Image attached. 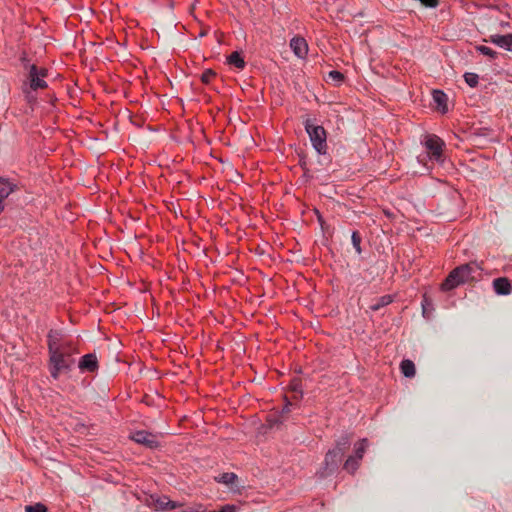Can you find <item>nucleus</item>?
<instances>
[{
    "instance_id": "1a4fd4ad",
    "label": "nucleus",
    "mask_w": 512,
    "mask_h": 512,
    "mask_svg": "<svg viewBox=\"0 0 512 512\" xmlns=\"http://www.w3.org/2000/svg\"><path fill=\"white\" fill-rule=\"evenodd\" d=\"M78 368L81 372H95L98 369V359L96 354L89 353L81 357Z\"/></svg>"
},
{
    "instance_id": "cd10ccee",
    "label": "nucleus",
    "mask_w": 512,
    "mask_h": 512,
    "mask_svg": "<svg viewBox=\"0 0 512 512\" xmlns=\"http://www.w3.org/2000/svg\"><path fill=\"white\" fill-rule=\"evenodd\" d=\"M329 78L334 81L335 83L337 84H340L342 83L343 79H344V76L341 72L339 71H336V70H332L329 72L328 74Z\"/></svg>"
},
{
    "instance_id": "c85d7f7f",
    "label": "nucleus",
    "mask_w": 512,
    "mask_h": 512,
    "mask_svg": "<svg viewBox=\"0 0 512 512\" xmlns=\"http://www.w3.org/2000/svg\"><path fill=\"white\" fill-rule=\"evenodd\" d=\"M20 62L23 66V68L28 71L29 70V66H33L34 64H31L28 57H27V54L25 52L22 53L21 57H20Z\"/></svg>"
},
{
    "instance_id": "393cba45",
    "label": "nucleus",
    "mask_w": 512,
    "mask_h": 512,
    "mask_svg": "<svg viewBox=\"0 0 512 512\" xmlns=\"http://www.w3.org/2000/svg\"><path fill=\"white\" fill-rule=\"evenodd\" d=\"M464 79H465V82L470 87H476L478 85V82H479V76L476 73H472V72L465 73L464 74Z\"/></svg>"
},
{
    "instance_id": "7c9ffc66",
    "label": "nucleus",
    "mask_w": 512,
    "mask_h": 512,
    "mask_svg": "<svg viewBox=\"0 0 512 512\" xmlns=\"http://www.w3.org/2000/svg\"><path fill=\"white\" fill-rule=\"evenodd\" d=\"M237 511V507L233 504H226L224 506L221 507L220 510H214V511H211V512H236Z\"/></svg>"
},
{
    "instance_id": "b1692460",
    "label": "nucleus",
    "mask_w": 512,
    "mask_h": 512,
    "mask_svg": "<svg viewBox=\"0 0 512 512\" xmlns=\"http://www.w3.org/2000/svg\"><path fill=\"white\" fill-rule=\"evenodd\" d=\"M476 50L482 55L488 56L491 59H495L497 57V52L488 46L479 45L476 47Z\"/></svg>"
},
{
    "instance_id": "0eeeda50",
    "label": "nucleus",
    "mask_w": 512,
    "mask_h": 512,
    "mask_svg": "<svg viewBox=\"0 0 512 512\" xmlns=\"http://www.w3.org/2000/svg\"><path fill=\"white\" fill-rule=\"evenodd\" d=\"M47 345L49 354L59 351L60 349H66L67 347L72 346L71 343L62 342V335L57 330L49 331L47 335Z\"/></svg>"
},
{
    "instance_id": "a211bd4d",
    "label": "nucleus",
    "mask_w": 512,
    "mask_h": 512,
    "mask_svg": "<svg viewBox=\"0 0 512 512\" xmlns=\"http://www.w3.org/2000/svg\"><path fill=\"white\" fill-rule=\"evenodd\" d=\"M227 61L230 65L235 66L238 69H243L245 67V61L238 51L232 52L228 56Z\"/></svg>"
},
{
    "instance_id": "39448f33",
    "label": "nucleus",
    "mask_w": 512,
    "mask_h": 512,
    "mask_svg": "<svg viewBox=\"0 0 512 512\" xmlns=\"http://www.w3.org/2000/svg\"><path fill=\"white\" fill-rule=\"evenodd\" d=\"M343 455L341 454L339 449H330L325 456L324 467L319 472L320 477H327L328 475L334 473L339 463L342 460Z\"/></svg>"
},
{
    "instance_id": "6e6552de",
    "label": "nucleus",
    "mask_w": 512,
    "mask_h": 512,
    "mask_svg": "<svg viewBox=\"0 0 512 512\" xmlns=\"http://www.w3.org/2000/svg\"><path fill=\"white\" fill-rule=\"evenodd\" d=\"M462 271H463L462 268H455V269H453L449 273V275L447 276L445 281L442 283L441 289L443 291H450V290L456 288L457 286H459L461 284H464L465 280L460 275V272H462Z\"/></svg>"
},
{
    "instance_id": "a878e982",
    "label": "nucleus",
    "mask_w": 512,
    "mask_h": 512,
    "mask_svg": "<svg viewBox=\"0 0 512 512\" xmlns=\"http://www.w3.org/2000/svg\"><path fill=\"white\" fill-rule=\"evenodd\" d=\"M352 245L355 248L357 254H360L362 252L361 250V237L357 231H353L351 235Z\"/></svg>"
},
{
    "instance_id": "6ab92c4d",
    "label": "nucleus",
    "mask_w": 512,
    "mask_h": 512,
    "mask_svg": "<svg viewBox=\"0 0 512 512\" xmlns=\"http://www.w3.org/2000/svg\"><path fill=\"white\" fill-rule=\"evenodd\" d=\"M351 444V437L349 434H343L340 436V438L336 441V445L333 449H339L341 454L344 455L346 449Z\"/></svg>"
},
{
    "instance_id": "423d86ee",
    "label": "nucleus",
    "mask_w": 512,
    "mask_h": 512,
    "mask_svg": "<svg viewBox=\"0 0 512 512\" xmlns=\"http://www.w3.org/2000/svg\"><path fill=\"white\" fill-rule=\"evenodd\" d=\"M130 438L149 449H157L160 446L157 436L146 430H137L131 434Z\"/></svg>"
},
{
    "instance_id": "7ed1b4c3",
    "label": "nucleus",
    "mask_w": 512,
    "mask_h": 512,
    "mask_svg": "<svg viewBox=\"0 0 512 512\" xmlns=\"http://www.w3.org/2000/svg\"><path fill=\"white\" fill-rule=\"evenodd\" d=\"M48 70L44 67L36 65L29 66L27 71L26 81L23 84L24 93L28 94L29 91H37L47 87L45 78L47 77Z\"/></svg>"
},
{
    "instance_id": "ddd939ff",
    "label": "nucleus",
    "mask_w": 512,
    "mask_h": 512,
    "mask_svg": "<svg viewBox=\"0 0 512 512\" xmlns=\"http://www.w3.org/2000/svg\"><path fill=\"white\" fill-rule=\"evenodd\" d=\"M493 288L498 295H509L512 292V286L507 278L500 277L493 281Z\"/></svg>"
},
{
    "instance_id": "dca6fc26",
    "label": "nucleus",
    "mask_w": 512,
    "mask_h": 512,
    "mask_svg": "<svg viewBox=\"0 0 512 512\" xmlns=\"http://www.w3.org/2000/svg\"><path fill=\"white\" fill-rule=\"evenodd\" d=\"M237 479L238 476L233 472H225L215 477L216 482L226 486H232Z\"/></svg>"
},
{
    "instance_id": "f257e3e1",
    "label": "nucleus",
    "mask_w": 512,
    "mask_h": 512,
    "mask_svg": "<svg viewBox=\"0 0 512 512\" xmlns=\"http://www.w3.org/2000/svg\"><path fill=\"white\" fill-rule=\"evenodd\" d=\"M305 131L307 132L312 147L320 155L327 153V133L323 126L318 125L315 120L307 118L303 122Z\"/></svg>"
},
{
    "instance_id": "2eb2a0df",
    "label": "nucleus",
    "mask_w": 512,
    "mask_h": 512,
    "mask_svg": "<svg viewBox=\"0 0 512 512\" xmlns=\"http://www.w3.org/2000/svg\"><path fill=\"white\" fill-rule=\"evenodd\" d=\"M432 96L438 109L441 110L442 113L447 112V95L441 90H434Z\"/></svg>"
},
{
    "instance_id": "aec40b11",
    "label": "nucleus",
    "mask_w": 512,
    "mask_h": 512,
    "mask_svg": "<svg viewBox=\"0 0 512 512\" xmlns=\"http://www.w3.org/2000/svg\"><path fill=\"white\" fill-rule=\"evenodd\" d=\"M156 504L158 509L161 511L173 510L179 506L178 503L171 501L166 497L158 499Z\"/></svg>"
},
{
    "instance_id": "4468645a",
    "label": "nucleus",
    "mask_w": 512,
    "mask_h": 512,
    "mask_svg": "<svg viewBox=\"0 0 512 512\" xmlns=\"http://www.w3.org/2000/svg\"><path fill=\"white\" fill-rule=\"evenodd\" d=\"M15 189V184L6 178L0 177V200L4 201Z\"/></svg>"
},
{
    "instance_id": "f704fd0d",
    "label": "nucleus",
    "mask_w": 512,
    "mask_h": 512,
    "mask_svg": "<svg viewBox=\"0 0 512 512\" xmlns=\"http://www.w3.org/2000/svg\"><path fill=\"white\" fill-rule=\"evenodd\" d=\"M4 210V201L0 200V213Z\"/></svg>"
},
{
    "instance_id": "c756f323",
    "label": "nucleus",
    "mask_w": 512,
    "mask_h": 512,
    "mask_svg": "<svg viewBox=\"0 0 512 512\" xmlns=\"http://www.w3.org/2000/svg\"><path fill=\"white\" fill-rule=\"evenodd\" d=\"M214 76L215 73L212 70H206L203 72L201 79L204 83H209Z\"/></svg>"
},
{
    "instance_id": "2f4dec72",
    "label": "nucleus",
    "mask_w": 512,
    "mask_h": 512,
    "mask_svg": "<svg viewBox=\"0 0 512 512\" xmlns=\"http://www.w3.org/2000/svg\"><path fill=\"white\" fill-rule=\"evenodd\" d=\"M424 6L435 8L438 6V0H419Z\"/></svg>"
},
{
    "instance_id": "f3484780",
    "label": "nucleus",
    "mask_w": 512,
    "mask_h": 512,
    "mask_svg": "<svg viewBox=\"0 0 512 512\" xmlns=\"http://www.w3.org/2000/svg\"><path fill=\"white\" fill-rule=\"evenodd\" d=\"M400 369L402 374L407 378L413 377L416 372L414 363L408 359H405L401 362Z\"/></svg>"
},
{
    "instance_id": "5701e85b",
    "label": "nucleus",
    "mask_w": 512,
    "mask_h": 512,
    "mask_svg": "<svg viewBox=\"0 0 512 512\" xmlns=\"http://www.w3.org/2000/svg\"><path fill=\"white\" fill-rule=\"evenodd\" d=\"M392 302V296L385 295L378 299L377 303L371 306V309L374 311L379 310L381 307H384Z\"/></svg>"
},
{
    "instance_id": "473e14b6",
    "label": "nucleus",
    "mask_w": 512,
    "mask_h": 512,
    "mask_svg": "<svg viewBox=\"0 0 512 512\" xmlns=\"http://www.w3.org/2000/svg\"><path fill=\"white\" fill-rule=\"evenodd\" d=\"M428 303V299L426 297H424L423 301H422V308H423V316L424 317H428L427 315V309H426V304Z\"/></svg>"
},
{
    "instance_id": "4be33fe9",
    "label": "nucleus",
    "mask_w": 512,
    "mask_h": 512,
    "mask_svg": "<svg viewBox=\"0 0 512 512\" xmlns=\"http://www.w3.org/2000/svg\"><path fill=\"white\" fill-rule=\"evenodd\" d=\"M359 462H360V459H358L354 456H350L344 463V469L347 470L348 472L353 473L358 469Z\"/></svg>"
},
{
    "instance_id": "9b49d317",
    "label": "nucleus",
    "mask_w": 512,
    "mask_h": 512,
    "mask_svg": "<svg viewBox=\"0 0 512 512\" xmlns=\"http://www.w3.org/2000/svg\"><path fill=\"white\" fill-rule=\"evenodd\" d=\"M457 268L463 269V271L460 272V275L463 277L465 282L476 279L477 276H480V271L482 270L481 267L475 262L463 264Z\"/></svg>"
},
{
    "instance_id": "9d476101",
    "label": "nucleus",
    "mask_w": 512,
    "mask_h": 512,
    "mask_svg": "<svg viewBox=\"0 0 512 512\" xmlns=\"http://www.w3.org/2000/svg\"><path fill=\"white\" fill-rule=\"evenodd\" d=\"M290 48L294 52V54L300 58L304 59L308 53V44L306 40L302 37H293L290 40Z\"/></svg>"
},
{
    "instance_id": "20e7f679",
    "label": "nucleus",
    "mask_w": 512,
    "mask_h": 512,
    "mask_svg": "<svg viewBox=\"0 0 512 512\" xmlns=\"http://www.w3.org/2000/svg\"><path fill=\"white\" fill-rule=\"evenodd\" d=\"M423 145L430 160L439 164L444 162L445 157L443 155V149L445 147V142L440 137L434 134L426 135Z\"/></svg>"
},
{
    "instance_id": "72a5a7b5",
    "label": "nucleus",
    "mask_w": 512,
    "mask_h": 512,
    "mask_svg": "<svg viewBox=\"0 0 512 512\" xmlns=\"http://www.w3.org/2000/svg\"><path fill=\"white\" fill-rule=\"evenodd\" d=\"M291 405L290 402H287L286 405L283 407L282 411H281V415H284V414H287L290 412V408L289 406Z\"/></svg>"
},
{
    "instance_id": "412c9836",
    "label": "nucleus",
    "mask_w": 512,
    "mask_h": 512,
    "mask_svg": "<svg viewBox=\"0 0 512 512\" xmlns=\"http://www.w3.org/2000/svg\"><path fill=\"white\" fill-rule=\"evenodd\" d=\"M367 446H368V440L366 438H363L358 443H356L354 457L361 460L363 458V455L365 453Z\"/></svg>"
},
{
    "instance_id": "f8f14e48",
    "label": "nucleus",
    "mask_w": 512,
    "mask_h": 512,
    "mask_svg": "<svg viewBox=\"0 0 512 512\" xmlns=\"http://www.w3.org/2000/svg\"><path fill=\"white\" fill-rule=\"evenodd\" d=\"M488 41L506 51L512 52V33L505 35L493 34L489 36Z\"/></svg>"
},
{
    "instance_id": "f03ea898",
    "label": "nucleus",
    "mask_w": 512,
    "mask_h": 512,
    "mask_svg": "<svg viewBox=\"0 0 512 512\" xmlns=\"http://www.w3.org/2000/svg\"><path fill=\"white\" fill-rule=\"evenodd\" d=\"M73 347L69 346L66 349H60L59 351L49 354V365L51 377L57 380L61 372H66L71 369L73 359L71 354Z\"/></svg>"
},
{
    "instance_id": "bb28decb",
    "label": "nucleus",
    "mask_w": 512,
    "mask_h": 512,
    "mask_svg": "<svg viewBox=\"0 0 512 512\" xmlns=\"http://www.w3.org/2000/svg\"><path fill=\"white\" fill-rule=\"evenodd\" d=\"M25 512H47V508L42 503L25 506Z\"/></svg>"
}]
</instances>
